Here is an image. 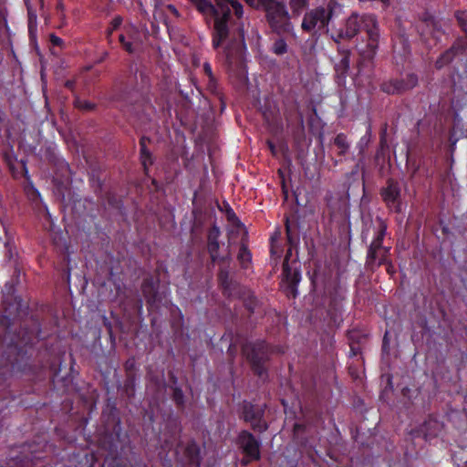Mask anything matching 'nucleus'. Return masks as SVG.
<instances>
[{
	"instance_id": "obj_9",
	"label": "nucleus",
	"mask_w": 467,
	"mask_h": 467,
	"mask_svg": "<svg viewBox=\"0 0 467 467\" xmlns=\"http://www.w3.org/2000/svg\"><path fill=\"white\" fill-rule=\"evenodd\" d=\"M419 77L415 73H407L401 78H391L384 80L380 91L388 95H402L418 86Z\"/></svg>"
},
{
	"instance_id": "obj_50",
	"label": "nucleus",
	"mask_w": 467,
	"mask_h": 467,
	"mask_svg": "<svg viewBox=\"0 0 467 467\" xmlns=\"http://www.w3.org/2000/svg\"><path fill=\"white\" fill-rule=\"evenodd\" d=\"M134 366H135V363H134V360L132 359H129L126 363H125V369H126V374L128 372H133V368H134Z\"/></svg>"
},
{
	"instance_id": "obj_33",
	"label": "nucleus",
	"mask_w": 467,
	"mask_h": 467,
	"mask_svg": "<svg viewBox=\"0 0 467 467\" xmlns=\"http://www.w3.org/2000/svg\"><path fill=\"white\" fill-rule=\"evenodd\" d=\"M100 467H128L118 457H107Z\"/></svg>"
},
{
	"instance_id": "obj_51",
	"label": "nucleus",
	"mask_w": 467,
	"mask_h": 467,
	"mask_svg": "<svg viewBox=\"0 0 467 467\" xmlns=\"http://www.w3.org/2000/svg\"><path fill=\"white\" fill-rule=\"evenodd\" d=\"M169 379L171 383V386H178V378L172 371L169 372Z\"/></svg>"
},
{
	"instance_id": "obj_45",
	"label": "nucleus",
	"mask_w": 467,
	"mask_h": 467,
	"mask_svg": "<svg viewBox=\"0 0 467 467\" xmlns=\"http://www.w3.org/2000/svg\"><path fill=\"white\" fill-rule=\"evenodd\" d=\"M152 140L150 137L142 135L140 139V149H148L147 144Z\"/></svg>"
},
{
	"instance_id": "obj_26",
	"label": "nucleus",
	"mask_w": 467,
	"mask_h": 467,
	"mask_svg": "<svg viewBox=\"0 0 467 467\" xmlns=\"http://www.w3.org/2000/svg\"><path fill=\"white\" fill-rule=\"evenodd\" d=\"M130 40H127L126 36L123 34L119 36V41L122 47V48L130 55H132L136 52L135 47V39L133 36H130Z\"/></svg>"
},
{
	"instance_id": "obj_35",
	"label": "nucleus",
	"mask_w": 467,
	"mask_h": 467,
	"mask_svg": "<svg viewBox=\"0 0 467 467\" xmlns=\"http://www.w3.org/2000/svg\"><path fill=\"white\" fill-rule=\"evenodd\" d=\"M220 235H221L220 228L216 224H213L208 231L207 243L208 242H219Z\"/></svg>"
},
{
	"instance_id": "obj_19",
	"label": "nucleus",
	"mask_w": 467,
	"mask_h": 467,
	"mask_svg": "<svg viewBox=\"0 0 467 467\" xmlns=\"http://www.w3.org/2000/svg\"><path fill=\"white\" fill-rule=\"evenodd\" d=\"M218 282L224 295L230 294L232 290V279L227 267H221L217 275Z\"/></svg>"
},
{
	"instance_id": "obj_8",
	"label": "nucleus",
	"mask_w": 467,
	"mask_h": 467,
	"mask_svg": "<svg viewBox=\"0 0 467 467\" xmlns=\"http://www.w3.org/2000/svg\"><path fill=\"white\" fill-rule=\"evenodd\" d=\"M265 408L266 405L261 406L244 400L239 404V419L244 422L250 424V427L254 431L264 433L269 428V425L265 419Z\"/></svg>"
},
{
	"instance_id": "obj_6",
	"label": "nucleus",
	"mask_w": 467,
	"mask_h": 467,
	"mask_svg": "<svg viewBox=\"0 0 467 467\" xmlns=\"http://www.w3.org/2000/svg\"><path fill=\"white\" fill-rule=\"evenodd\" d=\"M285 234L286 241L289 245L287 252L285 256V260L283 263V275L287 283V293L292 295L293 297H296L297 296V285L301 281V272L299 269L296 268L292 270L288 261L290 256L292 255V250L296 248L299 244V233H298V225L297 223H291L289 219L286 217L285 222Z\"/></svg>"
},
{
	"instance_id": "obj_38",
	"label": "nucleus",
	"mask_w": 467,
	"mask_h": 467,
	"mask_svg": "<svg viewBox=\"0 0 467 467\" xmlns=\"http://www.w3.org/2000/svg\"><path fill=\"white\" fill-rule=\"evenodd\" d=\"M36 30V15L28 12V33L30 36Z\"/></svg>"
},
{
	"instance_id": "obj_4",
	"label": "nucleus",
	"mask_w": 467,
	"mask_h": 467,
	"mask_svg": "<svg viewBox=\"0 0 467 467\" xmlns=\"http://www.w3.org/2000/svg\"><path fill=\"white\" fill-rule=\"evenodd\" d=\"M288 5L293 14L299 15L308 5V0H268L263 10L268 26L277 35L289 34L293 30Z\"/></svg>"
},
{
	"instance_id": "obj_30",
	"label": "nucleus",
	"mask_w": 467,
	"mask_h": 467,
	"mask_svg": "<svg viewBox=\"0 0 467 467\" xmlns=\"http://www.w3.org/2000/svg\"><path fill=\"white\" fill-rule=\"evenodd\" d=\"M219 249L220 243L219 242H208L207 243V251L209 253L211 261L213 264H215L219 258Z\"/></svg>"
},
{
	"instance_id": "obj_17",
	"label": "nucleus",
	"mask_w": 467,
	"mask_h": 467,
	"mask_svg": "<svg viewBox=\"0 0 467 467\" xmlns=\"http://www.w3.org/2000/svg\"><path fill=\"white\" fill-rule=\"evenodd\" d=\"M416 29L423 39H427L430 35L434 36L439 32V28L432 19H424L420 21L416 26Z\"/></svg>"
},
{
	"instance_id": "obj_56",
	"label": "nucleus",
	"mask_w": 467,
	"mask_h": 467,
	"mask_svg": "<svg viewBox=\"0 0 467 467\" xmlns=\"http://www.w3.org/2000/svg\"><path fill=\"white\" fill-rule=\"evenodd\" d=\"M65 86L68 89H73V88L75 86V82L72 80H67V81H66Z\"/></svg>"
},
{
	"instance_id": "obj_13",
	"label": "nucleus",
	"mask_w": 467,
	"mask_h": 467,
	"mask_svg": "<svg viewBox=\"0 0 467 467\" xmlns=\"http://www.w3.org/2000/svg\"><path fill=\"white\" fill-rule=\"evenodd\" d=\"M467 49V39L458 37L452 46L444 51L435 62V67L441 69L443 67L449 65L456 56L462 55Z\"/></svg>"
},
{
	"instance_id": "obj_16",
	"label": "nucleus",
	"mask_w": 467,
	"mask_h": 467,
	"mask_svg": "<svg viewBox=\"0 0 467 467\" xmlns=\"http://www.w3.org/2000/svg\"><path fill=\"white\" fill-rule=\"evenodd\" d=\"M184 456L186 457L190 465L200 467L201 464V450L197 442L193 440L190 441L185 449Z\"/></svg>"
},
{
	"instance_id": "obj_58",
	"label": "nucleus",
	"mask_w": 467,
	"mask_h": 467,
	"mask_svg": "<svg viewBox=\"0 0 467 467\" xmlns=\"http://www.w3.org/2000/svg\"><path fill=\"white\" fill-rule=\"evenodd\" d=\"M294 429H295V431L303 430L304 429V425L299 424V423H296L295 426H294Z\"/></svg>"
},
{
	"instance_id": "obj_53",
	"label": "nucleus",
	"mask_w": 467,
	"mask_h": 467,
	"mask_svg": "<svg viewBox=\"0 0 467 467\" xmlns=\"http://www.w3.org/2000/svg\"><path fill=\"white\" fill-rule=\"evenodd\" d=\"M227 217L229 221H233L234 219L239 221L236 214L232 209L227 213Z\"/></svg>"
},
{
	"instance_id": "obj_36",
	"label": "nucleus",
	"mask_w": 467,
	"mask_h": 467,
	"mask_svg": "<svg viewBox=\"0 0 467 467\" xmlns=\"http://www.w3.org/2000/svg\"><path fill=\"white\" fill-rule=\"evenodd\" d=\"M379 255L380 256H379V261L377 263V267H379V266L383 265V264L388 263V261H390L389 259V256L390 255V247L384 246L379 251Z\"/></svg>"
},
{
	"instance_id": "obj_48",
	"label": "nucleus",
	"mask_w": 467,
	"mask_h": 467,
	"mask_svg": "<svg viewBox=\"0 0 467 467\" xmlns=\"http://www.w3.org/2000/svg\"><path fill=\"white\" fill-rule=\"evenodd\" d=\"M383 265H386V270L389 275H393L396 273L395 267L391 261H388V263L383 264Z\"/></svg>"
},
{
	"instance_id": "obj_25",
	"label": "nucleus",
	"mask_w": 467,
	"mask_h": 467,
	"mask_svg": "<svg viewBox=\"0 0 467 467\" xmlns=\"http://www.w3.org/2000/svg\"><path fill=\"white\" fill-rule=\"evenodd\" d=\"M172 390L171 399L178 409H184L185 407V396L181 387L171 386Z\"/></svg>"
},
{
	"instance_id": "obj_41",
	"label": "nucleus",
	"mask_w": 467,
	"mask_h": 467,
	"mask_svg": "<svg viewBox=\"0 0 467 467\" xmlns=\"http://www.w3.org/2000/svg\"><path fill=\"white\" fill-rule=\"evenodd\" d=\"M231 260H232V258H231L230 254H227L222 255V256L219 254V258H218L216 263L221 264V265H224L225 267L228 268V266H229V265L231 263Z\"/></svg>"
},
{
	"instance_id": "obj_37",
	"label": "nucleus",
	"mask_w": 467,
	"mask_h": 467,
	"mask_svg": "<svg viewBox=\"0 0 467 467\" xmlns=\"http://www.w3.org/2000/svg\"><path fill=\"white\" fill-rule=\"evenodd\" d=\"M249 6L256 10H264L268 0H244Z\"/></svg>"
},
{
	"instance_id": "obj_2",
	"label": "nucleus",
	"mask_w": 467,
	"mask_h": 467,
	"mask_svg": "<svg viewBox=\"0 0 467 467\" xmlns=\"http://www.w3.org/2000/svg\"><path fill=\"white\" fill-rule=\"evenodd\" d=\"M361 34V40L356 45L358 54L359 70L372 67L379 44V27L377 17L371 14H351L339 27H332L330 36L336 43L349 41Z\"/></svg>"
},
{
	"instance_id": "obj_57",
	"label": "nucleus",
	"mask_w": 467,
	"mask_h": 467,
	"mask_svg": "<svg viewBox=\"0 0 467 467\" xmlns=\"http://www.w3.org/2000/svg\"><path fill=\"white\" fill-rule=\"evenodd\" d=\"M382 352L385 354H389V345L382 344Z\"/></svg>"
},
{
	"instance_id": "obj_34",
	"label": "nucleus",
	"mask_w": 467,
	"mask_h": 467,
	"mask_svg": "<svg viewBox=\"0 0 467 467\" xmlns=\"http://www.w3.org/2000/svg\"><path fill=\"white\" fill-rule=\"evenodd\" d=\"M387 228L388 227H387L386 223L383 220L379 219V227H378L376 235L374 236L373 239H375L376 241L383 243L384 238H385V236L387 234Z\"/></svg>"
},
{
	"instance_id": "obj_52",
	"label": "nucleus",
	"mask_w": 467,
	"mask_h": 467,
	"mask_svg": "<svg viewBox=\"0 0 467 467\" xmlns=\"http://www.w3.org/2000/svg\"><path fill=\"white\" fill-rule=\"evenodd\" d=\"M245 307L248 310L250 315L254 312V306L252 301L245 303Z\"/></svg>"
},
{
	"instance_id": "obj_59",
	"label": "nucleus",
	"mask_w": 467,
	"mask_h": 467,
	"mask_svg": "<svg viewBox=\"0 0 467 467\" xmlns=\"http://www.w3.org/2000/svg\"><path fill=\"white\" fill-rule=\"evenodd\" d=\"M150 182H151V185H153L156 188L159 186L158 181L154 178L150 179Z\"/></svg>"
},
{
	"instance_id": "obj_62",
	"label": "nucleus",
	"mask_w": 467,
	"mask_h": 467,
	"mask_svg": "<svg viewBox=\"0 0 467 467\" xmlns=\"http://www.w3.org/2000/svg\"><path fill=\"white\" fill-rule=\"evenodd\" d=\"M50 368H51V370H53V371H54V376H57V373H58V371H57L58 369H57V368H55V365H50Z\"/></svg>"
},
{
	"instance_id": "obj_23",
	"label": "nucleus",
	"mask_w": 467,
	"mask_h": 467,
	"mask_svg": "<svg viewBox=\"0 0 467 467\" xmlns=\"http://www.w3.org/2000/svg\"><path fill=\"white\" fill-rule=\"evenodd\" d=\"M123 22V18L120 16H116L109 23L108 28L106 29V39L108 40L109 45L112 44V35L114 31L118 30Z\"/></svg>"
},
{
	"instance_id": "obj_24",
	"label": "nucleus",
	"mask_w": 467,
	"mask_h": 467,
	"mask_svg": "<svg viewBox=\"0 0 467 467\" xmlns=\"http://www.w3.org/2000/svg\"><path fill=\"white\" fill-rule=\"evenodd\" d=\"M370 136H371V129H370V126H368L366 134L364 136H362L360 138V140H358V142L357 143V148L358 150V155L360 156L359 162H362V161L364 159L366 149L370 141Z\"/></svg>"
},
{
	"instance_id": "obj_22",
	"label": "nucleus",
	"mask_w": 467,
	"mask_h": 467,
	"mask_svg": "<svg viewBox=\"0 0 467 467\" xmlns=\"http://www.w3.org/2000/svg\"><path fill=\"white\" fill-rule=\"evenodd\" d=\"M136 376L134 372H128L123 384V392L128 398L135 395Z\"/></svg>"
},
{
	"instance_id": "obj_55",
	"label": "nucleus",
	"mask_w": 467,
	"mask_h": 467,
	"mask_svg": "<svg viewBox=\"0 0 467 467\" xmlns=\"http://www.w3.org/2000/svg\"><path fill=\"white\" fill-rule=\"evenodd\" d=\"M389 331H386L384 336H383V339H382V344L384 345H389Z\"/></svg>"
},
{
	"instance_id": "obj_18",
	"label": "nucleus",
	"mask_w": 467,
	"mask_h": 467,
	"mask_svg": "<svg viewBox=\"0 0 467 467\" xmlns=\"http://www.w3.org/2000/svg\"><path fill=\"white\" fill-rule=\"evenodd\" d=\"M155 158L149 149H140V162L143 169V173L150 178V167L154 164Z\"/></svg>"
},
{
	"instance_id": "obj_28",
	"label": "nucleus",
	"mask_w": 467,
	"mask_h": 467,
	"mask_svg": "<svg viewBox=\"0 0 467 467\" xmlns=\"http://www.w3.org/2000/svg\"><path fill=\"white\" fill-rule=\"evenodd\" d=\"M74 107L84 111H92L97 108V105L93 102H90L88 100L81 99L80 98L77 97L74 99Z\"/></svg>"
},
{
	"instance_id": "obj_31",
	"label": "nucleus",
	"mask_w": 467,
	"mask_h": 467,
	"mask_svg": "<svg viewBox=\"0 0 467 467\" xmlns=\"http://www.w3.org/2000/svg\"><path fill=\"white\" fill-rule=\"evenodd\" d=\"M272 51L274 54L277 56H282L287 52V44L283 38L276 39L273 46Z\"/></svg>"
},
{
	"instance_id": "obj_12",
	"label": "nucleus",
	"mask_w": 467,
	"mask_h": 467,
	"mask_svg": "<svg viewBox=\"0 0 467 467\" xmlns=\"http://www.w3.org/2000/svg\"><path fill=\"white\" fill-rule=\"evenodd\" d=\"M393 59L396 65L403 66L410 57V45L405 32L400 31L392 37Z\"/></svg>"
},
{
	"instance_id": "obj_39",
	"label": "nucleus",
	"mask_w": 467,
	"mask_h": 467,
	"mask_svg": "<svg viewBox=\"0 0 467 467\" xmlns=\"http://www.w3.org/2000/svg\"><path fill=\"white\" fill-rule=\"evenodd\" d=\"M207 88L212 93L220 95L218 89V83L215 77H213V78H208Z\"/></svg>"
},
{
	"instance_id": "obj_1",
	"label": "nucleus",
	"mask_w": 467,
	"mask_h": 467,
	"mask_svg": "<svg viewBox=\"0 0 467 467\" xmlns=\"http://www.w3.org/2000/svg\"><path fill=\"white\" fill-rule=\"evenodd\" d=\"M12 316L9 308L5 307L0 317V381L16 373L30 372L33 347L46 337L37 315H32L30 326H25L18 333L12 329Z\"/></svg>"
},
{
	"instance_id": "obj_15",
	"label": "nucleus",
	"mask_w": 467,
	"mask_h": 467,
	"mask_svg": "<svg viewBox=\"0 0 467 467\" xmlns=\"http://www.w3.org/2000/svg\"><path fill=\"white\" fill-rule=\"evenodd\" d=\"M141 292L147 303L152 306L158 296V285L152 277H146L141 284Z\"/></svg>"
},
{
	"instance_id": "obj_29",
	"label": "nucleus",
	"mask_w": 467,
	"mask_h": 467,
	"mask_svg": "<svg viewBox=\"0 0 467 467\" xmlns=\"http://www.w3.org/2000/svg\"><path fill=\"white\" fill-rule=\"evenodd\" d=\"M379 252L375 250H370L368 248L366 265L368 268L374 269L377 267V263L379 258Z\"/></svg>"
},
{
	"instance_id": "obj_27",
	"label": "nucleus",
	"mask_w": 467,
	"mask_h": 467,
	"mask_svg": "<svg viewBox=\"0 0 467 467\" xmlns=\"http://www.w3.org/2000/svg\"><path fill=\"white\" fill-rule=\"evenodd\" d=\"M457 24L462 31L465 34L463 38L467 39V10H458L455 12Z\"/></svg>"
},
{
	"instance_id": "obj_40",
	"label": "nucleus",
	"mask_w": 467,
	"mask_h": 467,
	"mask_svg": "<svg viewBox=\"0 0 467 467\" xmlns=\"http://www.w3.org/2000/svg\"><path fill=\"white\" fill-rule=\"evenodd\" d=\"M103 325L107 328L110 339L112 341H114L115 337H114L113 331H112V325H111V322L106 317H103Z\"/></svg>"
},
{
	"instance_id": "obj_7",
	"label": "nucleus",
	"mask_w": 467,
	"mask_h": 467,
	"mask_svg": "<svg viewBox=\"0 0 467 467\" xmlns=\"http://www.w3.org/2000/svg\"><path fill=\"white\" fill-rule=\"evenodd\" d=\"M333 16V8L330 4L327 6H317L306 11L304 15L301 28L304 32L316 35L317 33H329V22Z\"/></svg>"
},
{
	"instance_id": "obj_49",
	"label": "nucleus",
	"mask_w": 467,
	"mask_h": 467,
	"mask_svg": "<svg viewBox=\"0 0 467 467\" xmlns=\"http://www.w3.org/2000/svg\"><path fill=\"white\" fill-rule=\"evenodd\" d=\"M266 144H267L268 149L270 150L272 155L275 157L277 156V150H276L275 144L270 140H268L266 141Z\"/></svg>"
},
{
	"instance_id": "obj_11",
	"label": "nucleus",
	"mask_w": 467,
	"mask_h": 467,
	"mask_svg": "<svg viewBox=\"0 0 467 467\" xmlns=\"http://www.w3.org/2000/svg\"><path fill=\"white\" fill-rule=\"evenodd\" d=\"M235 444L244 456L254 460L261 459V441L249 431L242 430L236 436Z\"/></svg>"
},
{
	"instance_id": "obj_32",
	"label": "nucleus",
	"mask_w": 467,
	"mask_h": 467,
	"mask_svg": "<svg viewBox=\"0 0 467 467\" xmlns=\"http://www.w3.org/2000/svg\"><path fill=\"white\" fill-rule=\"evenodd\" d=\"M109 413L108 415V421L111 420L114 424L113 431H115L116 428H120V419L119 417L118 409L115 405L111 406L109 409Z\"/></svg>"
},
{
	"instance_id": "obj_64",
	"label": "nucleus",
	"mask_w": 467,
	"mask_h": 467,
	"mask_svg": "<svg viewBox=\"0 0 467 467\" xmlns=\"http://www.w3.org/2000/svg\"><path fill=\"white\" fill-rule=\"evenodd\" d=\"M21 306L20 303H16V310L17 311L19 307Z\"/></svg>"
},
{
	"instance_id": "obj_46",
	"label": "nucleus",
	"mask_w": 467,
	"mask_h": 467,
	"mask_svg": "<svg viewBox=\"0 0 467 467\" xmlns=\"http://www.w3.org/2000/svg\"><path fill=\"white\" fill-rule=\"evenodd\" d=\"M349 357L353 358L358 356L360 353V348L356 346L355 344H350Z\"/></svg>"
},
{
	"instance_id": "obj_44",
	"label": "nucleus",
	"mask_w": 467,
	"mask_h": 467,
	"mask_svg": "<svg viewBox=\"0 0 467 467\" xmlns=\"http://www.w3.org/2000/svg\"><path fill=\"white\" fill-rule=\"evenodd\" d=\"M384 247L383 243L376 241L375 239L372 240L371 244H369L368 248L370 250L375 251H380Z\"/></svg>"
},
{
	"instance_id": "obj_42",
	"label": "nucleus",
	"mask_w": 467,
	"mask_h": 467,
	"mask_svg": "<svg viewBox=\"0 0 467 467\" xmlns=\"http://www.w3.org/2000/svg\"><path fill=\"white\" fill-rule=\"evenodd\" d=\"M49 39H50V43L56 47H62V45L64 44L63 39L60 38L59 36H56L55 34H51L49 36Z\"/></svg>"
},
{
	"instance_id": "obj_63",
	"label": "nucleus",
	"mask_w": 467,
	"mask_h": 467,
	"mask_svg": "<svg viewBox=\"0 0 467 467\" xmlns=\"http://www.w3.org/2000/svg\"><path fill=\"white\" fill-rule=\"evenodd\" d=\"M388 385L389 386L390 389H392V379H391V376H389L388 377Z\"/></svg>"
},
{
	"instance_id": "obj_10",
	"label": "nucleus",
	"mask_w": 467,
	"mask_h": 467,
	"mask_svg": "<svg viewBox=\"0 0 467 467\" xmlns=\"http://www.w3.org/2000/svg\"><path fill=\"white\" fill-rule=\"evenodd\" d=\"M379 193L383 202L389 211L396 213H401V188L397 180L393 178L387 179L386 186L380 189Z\"/></svg>"
},
{
	"instance_id": "obj_61",
	"label": "nucleus",
	"mask_w": 467,
	"mask_h": 467,
	"mask_svg": "<svg viewBox=\"0 0 467 467\" xmlns=\"http://www.w3.org/2000/svg\"><path fill=\"white\" fill-rule=\"evenodd\" d=\"M60 166H61L62 169H66V170H68V168H69L68 164L67 162H65V161H61L60 162Z\"/></svg>"
},
{
	"instance_id": "obj_47",
	"label": "nucleus",
	"mask_w": 467,
	"mask_h": 467,
	"mask_svg": "<svg viewBox=\"0 0 467 467\" xmlns=\"http://www.w3.org/2000/svg\"><path fill=\"white\" fill-rule=\"evenodd\" d=\"M108 57H109V52L104 51L99 57L96 58V60L94 61V64L99 65V64L103 63L108 58Z\"/></svg>"
},
{
	"instance_id": "obj_60",
	"label": "nucleus",
	"mask_w": 467,
	"mask_h": 467,
	"mask_svg": "<svg viewBox=\"0 0 467 467\" xmlns=\"http://www.w3.org/2000/svg\"><path fill=\"white\" fill-rule=\"evenodd\" d=\"M168 8H169L172 13H174V14H177V13H178L177 9H176V8H175V6H174V5H170L168 6Z\"/></svg>"
},
{
	"instance_id": "obj_20",
	"label": "nucleus",
	"mask_w": 467,
	"mask_h": 467,
	"mask_svg": "<svg viewBox=\"0 0 467 467\" xmlns=\"http://www.w3.org/2000/svg\"><path fill=\"white\" fill-rule=\"evenodd\" d=\"M334 144L338 149L337 155L345 156L350 148V143L345 133H338L334 139Z\"/></svg>"
},
{
	"instance_id": "obj_3",
	"label": "nucleus",
	"mask_w": 467,
	"mask_h": 467,
	"mask_svg": "<svg viewBox=\"0 0 467 467\" xmlns=\"http://www.w3.org/2000/svg\"><path fill=\"white\" fill-rule=\"evenodd\" d=\"M209 23L213 20L212 46L218 49L229 37L232 12L237 19L243 17L244 7L238 0H188Z\"/></svg>"
},
{
	"instance_id": "obj_21",
	"label": "nucleus",
	"mask_w": 467,
	"mask_h": 467,
	"mask_svg": "<svg viewBox=\"0 0 467 467\" xmlns=\"http://www.w3.org/2000/svg\"><path fill=\"white\" fill-rule=\"evenodd\" d=\"M237 259L244 269H247L252 262V254L244 243H242L240 245Z\"/></svg>"
},
{
	"instance_id": "obj_5",
	"label": "nucleus",
	"mask_w": 467,
	"mask_h": 467,
	"mask_svg": "<svg viewBox=\"0 0 467 467\" xmlns=\"http://www.w3.org/2000/svg\"><path fill=\"white\" fill-rule=\"evenodd\" d=\"M273 352V347L263 339L246 342L242 346V353L249 363L251 370L263 382L268 380L267 363Z\"/></svg>"
},
{
	"instance_id": "obj_54",
	"label": "nucleus",
	"mask_w": 467,
	"mask_h": 467,
	"mask_svg": "<svg viewBox=\"0 0 467 467\" xmlns=\"http://www.w3.org/2000/svg\"><path fill=\"white\" fill-rule=\"evenodd\" d=\"M255 461L254 459H251L249 457H246L244 456L242 460H241V464L244 465V466H247L251 462H254Z\"/></svg>"
},
{
	"instance_id": "obj_43",
	"label": "nucleus",
	"mask_w": 467,
	"mask_h": 467,
	"mask_svg": "<svg viewBox=\"0 0 467 467\" xmlns=\"http://www.w3.org/2000/svg\"><path fill=\"white\" fill-rule=\"evenodd\" d=\"M203 72L208 78H213L214 77L213 69H212V66L209 62H204Z\"/></svg>"
},
{
	"instance_id": "obj_14",
	"label": "nucleus",
	"mask_w": 467,
	"mask_h": 467,
	"mask_svg": "<svg viewBox=\"0 0 467 467\" xmlns=\"http://www.w3.org/2000/svg\"><path fill=\"white\" fill-rule=\"evenodd\" d=\"M350 67V51L344 50L340 59L335 63V78L338 85H344Z\"/></svg>"
}]
</instances>
